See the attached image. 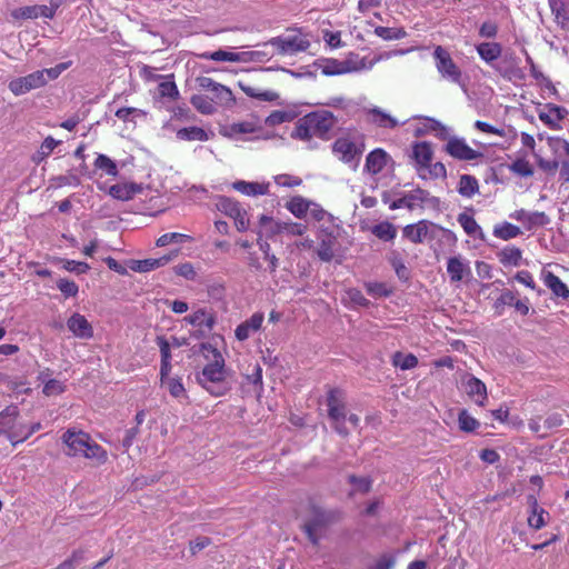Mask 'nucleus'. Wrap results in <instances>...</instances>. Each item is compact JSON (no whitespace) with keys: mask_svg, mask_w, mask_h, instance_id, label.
Instances as JSON below:
<instances>
[{"mask_svg":"<svg viewBox=\"0 0 569 569\" xmlns=\"http://www.w3.org/2000/svg\"><path fill=\"white\" fill-rule=\"evenodd\" d=\"M227 375L224 358L221 353H217L216 359L210 360L202 371L196 375V380L210 395L221 397L231 389Z\"/></svg>","mask_w":569,"mask_h":569,"instance_id":"f257e3e1","label":"nucleus"},{"mask_svg":"<svg viewBox=\"0 0 569 569\" xmlns=\"http://www.w3.org/2000/svg\"><path fill=\"white\" fill-rule=\"evenodd\" d=\"M340 513L336 510H327L313 502L309 505V517L301 526L308 540L318 546L320 541L319 531L326 529L329 525L339 520Z\"/></svg>","mask_w":569,"mask_h":569,"instance_id":"f03ea898","label":"nucleus"},{"mask_svg":"<svg viewBox=\"0 0 569 569\" xmlns=\"http://www.w3.org/2000/svg\"><path fill=\"white\" fill-rule=\"evenodd\" d=\"M306 121L310 123L315 137L328 139L337 119L331 111L320 109L306 114Z\"/></svg>","mask_w":569,"mask_h":569,"instance_id":"7ed1b4c3","label":"nucleus"},{"mask_svg":"<svg viewBox=\"0 0 569 569\" xmlns=\"http://www.w3.org/2000/svg\"><path fill=\"white\" fill-rule=\"evenodd\" d=\"M433 57L436 59V67L438 72L446 79L450 81L461 84L462 73L459 67L452 60L450 53L438 46L435 49Z\"/></svg>","mask_w":569,"mask_h":569,"instance_id":"20e7f679","label":"nucleus"},{"mask_svg":"<svg viewBox=\"0 0 569 569\" xmlns=\"http://www.w3.org/2000/svg\"><path fill=\"white\" fill-rule=\"evenodd\" d=\"M430 228L439 229L443 232L450 233L449 230L431 222L428 220H420L417 223L407 224L402 229L403 238L408 239L412 243H421L426 238L435 239L436 234L430 230Z\"/></svg>","mask_w":569,"mask_h":569,"instance_id":"39448f33","label":"nucleus"},{"mask_svg":"<svg viewBox=\"0 0 569 569\" xmlns=\"http://www.w3.org/2000/svg\"><path fill=\"white\" fill-rule=\"evenodd\" d=\"M47 84V78H42V72L34 71L24 77H19L9 82V89L14 96L24 94L33 89H39Z\"/></svg>","mask_w":569,"mask_h":569,"instance_id":"423d86ee","label":"nucleus"},{"mask_svg":"<svg viewBox=\"0 0 569 569\" xmlns=\"http://www.w3.org/2000/svg\"><path fill=\"white\" fill-rule=\"evenodd\" d=\"M268 43L277 48L281 54L306 51L310 47L309 40L299 36H279L271 38Z\"/></svg>","mask_w":569,"mask_h":569,"instance_id":"0eeeda50","label":"nucleus"},{"mask_svg":"<svg viewBox=\"0 0 569 569\" xmlns=\"http://www.w3.org/2000/svg\"><path fill=\"white\" fill-rule=\"evenodd\" d=\"M445 150L452 158L458 160H475L482 157V153L469 147L463 139L451 138L445 146Z\"/></svg>","mask_w":569,"mask_h":569,"instance_id":"6e6552de","label":"nucleus"},{"mask_svg":"<svg viewBox=\"0 0 569 569\" xmlns=\"http://www.w3.org/2000/svg\"><path fill=\"white\" fill-rule=\"evenodd\" d=\"M60 7L59 0H50V6H28L20 8L14 17L22 19H36L38 17H44L52 19L56 14L57 9Z\"/></svg>","mask_w":569,"mask_h":569,"instance_id":"1a4fd4ad","label":"nucleus"},{"mask_svg":"<svg viewBox=\"0 0 569 569\" xmlns=\"http://www.w3.org/2000/svg\"><path fill=\"white\" fill-rule=\"evenodd\" d=\"M88 440H90V436L88 433L83 431L76 432L71 429H68L62 436V441L68 448L66 453L72 457L83 455V449Z\"/></svg>","mask_w":569,"mask_h":569,"instance_id":"9d476101","label":"nucleus"},{"mask_svg":"<svg viewBox=\"0 0 569 569\" xmlns=\"http://www.w3.org/2000/svg\"><path fill=\"white\" fill-rule=\"evenodd\" d=\"M510 217L521 222L527 230L536 227H545L550 223V218L540 211L528 212L525 209L516 210Z\"/></svg>","mask_w":569,"mask_h":569,"instance_id":"9b49d317","label":"nucleus"},{"mask_svg":"<svg viewBox=\"0 0 569 569\" xmlns=\"http://www.w3.org/2000/svg\"><path fill=\"white\" fill-rule=\"evenodd\" d=\"M178 250L171 252L170 254H164L160 258H149L143 260H131L130 269L136 272H148L154 270L157 268L166 266L169 261H171L174 257L178 256Z\"/></svg>","mask_w":569,"mask_h":569,"instance_id":"f8f14e48","label":"nucleus"},{"mask_svg":"<svg viewBox=\"0 0 569 569\" xmlns=\"http://www.w3.org/2000/svg\"><path fill=\"white\" fill-rule=\"evenodd\" d=\"M332 151L346 163L351 162L357 156L362 153V150L357 148L356 143L348 138H338L332 144Z\"/></svg>","mask_w":569,"mask_h":569,"instance_id":"ddd939ff","label":"nucleus"},{"mask_svg":"<svg viewBox=\"0 0 569 569\" xmlns=\"http://www.w3.org/2000/svg\"><path fill=\"white\" fill-rule=\"evenodd\" d=\"M68 329L80 339L93 337V328L84 316L74 312L67 321Z\"/></svg>","mask_w":569,"mask_h":569,"instance_id":"4468645a","label":"nucleus"},{"mask_svg":"<svg viewBox=\"0 0 569 569\" xmlns=\"http://www.w3.org/2000/svg\"><path fill=\"white\" fill-rule=\"evenodd\" d=\"M427 199H428V191L425 189H421V188H417V189L412 190L411 192L406 193L403 197H401L397 200H393L390 203V209L396 210L401 207H406L409 210H413L415 201H420L421 203H423L425 201H427Z\"/></svg>","mask_w":569,"mask_h":569,"instance_id":"2eb2a0df","label":"nucleus"},{"mask_svg":"<svg viewBox=\"0 0 569 569\" xmlns=\"http://www.w3.org/2000/svg\"><path fill=\"white\" fill-rule=\"evenodd\" d=\"M388 159L389 154L383 149L377 148L367 156L365 169L371 174H377L387 166Z\"/></svg>","mask_w":569,"mask_h":569,"instance_id":"dca6fc26","label":"nucleus"},{"mask_svg":"<svg viewBox=\"0 0 569 569\" xmlns=\"http://www.w3.org/2000/svg\"><path fill=\"white\" fill-rule=\"evenodd\" d=\"M466 392L476 401V403L483 406V402L487 399V387L480 379L468 375L466 381Z\"/></svg>","mask_w":569,"mask_h":569,"instance_id":"f3484780","label":"nucleus"},{"mask_svg":"<svg viewBox=\"0 0 569 569\" xmlns=\"http://www.w3.org/2000/svg\"><path fill=\"white\" fill-rule=\"evenodd\" d=\"M263 321V313L262 312H256L253 313L248 320L240 323L234 333L236 338L239 341H244L249 338L250 331H257L261 328Z\"/></svg>","mask_w":569,"mask_h":569,"instance_id":"a211bd4d","label":"nucleus"},{"mask_svg":"<svg viewBox=\"0 0 569 569\" xmlns=\"http://www.w3.org/2000/svg\"><path fill=\"white\" fill-rule=\"evenodd\" d=\"M476 49L480 58L492 67L495 66L493 62L502 53V47L498 42H482L479 43Z\"/></svg>","mask_w":569,"mask_h":569,"instance_id":"6ab92c4d","label":"nucleus"},{"mask_svg":"<svg viewBox=\"0 0 569 569\" xmlns=\"http://www.w3.org/2000/svg\"><path fill=\"white\" fill-rule=\"evenodd\" d=\"M527 502L531 508V515L528 517V525L529 527L538 530L545 526L543 515L546 511L538 505V500L533 495H528Z\"/></svg>","mask_w":569,"mask_h":569,"instance_id":"aec40b11","label":"nucleus"},{"mask_svg":"<svg viewBox=\"0 0 569 569\" xmlns=\"http://www.w3.org/2000/svg\"><path fill=\"white\" fill-rule=\"evenodd\" d=\"M543 282L556 297H560L562 299L569 298V288L558 276L548 271L543 274Z\"/></svg>","mask_w":569,"mask_h":569,"instance_id":"412c9836","label":"nucleus"},{"mask_svg":"<svg viewBox=\"0 0 569 569\" xmlns=\"http://www.w3.org/2000/svg\"><path fill=\"white\" fill-rule=\"evenodd\" d=\"M183 320L190 323L191 326H204L208 330H212V328L216 325L214 315L209 313L206 309H199L192 315L184 317Z\"/></svg>","mask_w":569,"mask_h":569,"instance_id":"4be33fe9","label":"nucleus"},{"mask_svg":"<svg viewBox=\"0 0 569 569\" xmlns=\"http://www.w3.org/2000/svg\"><path fill=\"white\" fill-rule=\"evenodd\" d=\"M328 417L332 421V426L335 430L342 437H347L349 435L348 428L345 426L346 421V411H345V405H341L340 407H333L331 409H328Z\"/></svg>","mask_w":569,"mask_h":569,"instance_id":"5701e85b","label":"nucleus"},{"mask_svg":"<svg viewBox=\"0 0 569 569\" xmlns=\"http://www.w3.org/2000/svg\"><path fill=\"white\" fill-rule=\"evenodd\" d=\"M232 188L247 196H258L268 193V184H262L258 182H247L243 180H238L232 183Z\"/></svg>","mask_w":569,"mask_h":569,"instance_id":"b1692460","label":"nucleus"},{"mask_svg":"<svg viewBox=\"0 0 569 569\" xmlns=\"http://www.w3.org/2000/svg\"><path fill=\"white\" fill-rule=\"evenodd\" d=\"M432 154L433 152L429 142H418L413 147V158L421 167L430 166Z\"/></svg>","mask_w":569,"mask_h":569,"instance_id":"393cba45","label":"nucleus"},{"mask_svg":"<svg viewBox=\"0 0 569 569\" xmlns=\"http://www.w3.org/2000/svg\"><path fill=\"white\" fill-rule=\"evenodd\" d=\"M458 192L466 198H471L479 192L478 180L470 174H462L458 184Z\"/></svg>","mask_w":569,"mask_h":569,"instance_id":"a878e982","label":"nucleus"},{"mask_svg":"<svg viewBox=\"0 0 569 569\" xmlns=\"http://www.w3.org/2000/svg\"><path fill=\"white\" fill-rule=\"evenodd\" d=\"M516 59L510 57L509 60L505 58L502 63L495 64L493 68L500 76L511 80L512 78H521V70L515 63Z\"/></svg>","mask_w":569,"mask_h":569,"instance_id":"bb28decb","label":"nucleus"},{"mask_svg":"<svg viewBox=\"0 0 569 569\" xmlns=\"http://www.w3.org/2000/svg\"><path fill=\"white\" fill-rule=\"evenodd\" d=\"M177 138L187 141H207L209 140L208 133L200 127H188L177 131Z\"/></svg>","mask_w":569,"mask_h":569,"instance_id":"cd10ccee","label":"nucleus"},{"mask_svg":"<svg viewBox=\"0 0 569 569\" xmlns=\"http://www.w3.org/2000/svg\"><path fill=\"white\" fill-rule=\"evenodd\" d=\"M239 88L250 98H254L261 101H276L279 98V94L273 91H260L249 84L239 81Z\"/></svg>","mask_w":569,"mask_h":569,"instance_id":"c85d7f7f","label":"nucleus"},{"mask_svg":"<svg viewBox=\"0 0 569 569\" xmlns=\"http://www.w3.org/2000/svg\"><path fill=\"white\" fill-rule=\"evenodd\" d=\"M371 232L382 241H391L397 236V229L395 224H392L389 221H382L380 223L375 224L371 228Z\"/></svg>","mask_w":569,"mask_h":569,"instance_id":"c756f323","label":"nucleus"},{"mask_svg":"<svg viewBox=\"0 0 569 569\" xmlns=\"http://www.w3.org/2000/svg\"><path fill=\"white\" fill-rule=\"evenodd\" d=\"M190 103L202 114H213L217 111L213 106V99L203 94H193L190 98Z\"/></svg>","mask_w":569,"mask_h":569,"instance_id":"7c9ffc66","label":"nucleus"},{"mask_svg":"<svg viewBox=\"0 0 569 569\" xmlns=\"http://www.w3.org/2000/svg\"><path fill=\"white\" fill-rule=\"evenodd\" d=\"M458 221L467 234L475 237L478 233V237L481 240H485V234L481 228L471 216L467 214L466 212H462L458 216Z\"/></svg>","mask_w":569,"mask_h":569,"instance_id":"2f4dec72","label":"nucleus"},{"mask_svg":"<svg viewBox=\"0 0 569 569\" xmlns=\"http://www.w3.org/2000/svg\"><path fill=\"white\" fill-rule=\"evenodd\" d=\"M335 243H336V237H333L332 234H327L326 238H323L320 241L319 248H318V251H317V254H318L320 260H322L325 262H330L333 259V257H335V252H333Z\"/></svg>","mask_w":569,"mask_h":569,"instance_id":"473e14b6","label":"nucleus"},{"mask_svg":"<svg viewBox=\"0 0 569 569\" xmlns=\"http://www.w3.org/2000/svg\"><path fill=\"white\" fill-rule=\"evenodd\" d=\"M498 257H499V261L503 266L511 264V266L517 267L520 264V261L522 258V252L517 247H506L498 253Z\"/></svg>","mask_w":569,"mask_h":569,"instance_id":"72a5a7b5","label":"nucleus"},{"mask_svg":"<svg viewBox=\"0 0 569 569\" xmlns=\"http://www.w3.org/2000/svg\"><path fill=\"white\" fill-rule=\"evenodd\" d=\"M211 92L212 97L210 99H213V103L220 106H231L236 101L232 91L221 83H219L218 87H214V90Z\"/></svg>","mask_w":569,"mask_h":569,"instance_id":"f704fd0d","label":"nucleus"},{"mask_svg":"<svg viewBox=\"0 0 569 569\" xmlns=\"http://www.w3.org/2000/svg\"><path fill=\"white\" fill-rule=\"evenodd\" d=\"M369 114L372 116V121L381 128L393 129L399 124L395 118L377 107L370 109Z\"/></svg>","mask_w":569,"mask_h":569,"instance_id":"c9c22d12","label":"nucleus"},{"mask_svg":"<svg viewBox=\"0 0 569 569\" xmlns=\"http://www.w3.org/2000/svg\"><path fill=\"white\" fill-rule=\"evenodd\" d=\"M311 202L302 198L301 196H296L291 198V200L287 203V209L297 218L301 219L307 214Z\"/></svg>","mask_w":569,"mask_h":569,"instance_id":"e433bc0d","label":"nucleus"},{"mask_svg":"<svg viewBox=\"0 0 569 569\" xmlns=\"http://www.w3.org/2000/svg\"><path fill=\"white\" fill-rule=\"evenodd\" d=\"M466 269V266L462 263L459 257H451L448 259L447 272L451 282L461 281Z\"/></svg>","mask_w":569,"mask_h":569,"instance_id":"4c0bfd02","label":"nucleus"},{"mask_svg":"<svg viewBox=\"0 0 569 569\" xmlns=\"http://www.w3.org/2000/svg\"><path fill=\"white\" fill-rule=\"evenodd\" d=\"M217 208L219 211L229 216L230 218L233 216H239V211L242 209L238 201L224 196L218 199Z\"/></svg>","mask_w":569,"mask_h":569,"instance_id":"58836bf2","label":"nucleus"},{"mask_svg":"<svg viewBox=\"0 0 569 569\" xmlns=\"http://www.w3.org/2000/svg\"><path fill=\"white\" fill-rule=\"evenodd\" d=\"M519 234H521L520 228L510 222H503L493 229V236L502 240H510Z\"/></svg>","mask_w":569,"mask_h":569,"instance_id":"ea45409f","label":"nucleus"},{"mask_svg":"<svg viewBox=\"0 0 569 569\" xmlns=\"http://www.w3.org/2000/svg\"><path fill=\"white\" fill-rule=\"evenodd\" d=\"M392 362L401 370H409L418 365V358L412 353L403 355L402 352L397 351L392 357Z\"/></svg>","mask_w":569,"mask_h":569,"instance_id":"a19ab883","label":"nucleus"},{"mask_svg":"<svg viewBox=\"0 0 569 569\" xmlns=\"http://www.w3.org/2000/svg\"><path fill=\"white\" fill-rule=\"evenodd\" d=\"M19 416V408L16 405H10L0 412V426L6 429H12L14 421Z\"/></svg>","mask_w":569,"mask_h":569,"instance_id":"79ce46f5","label":"nucleus"},{"mask_svg":"<svg viewBox=\"0 0 569 569\" xmlns=\"http://www.w3.org/2000/svg\"><path fill=\"white\" fill-rule=\"evenodd\" d=\"M389 261H390L392 268L395 269L397 277L401 281L407 282L410 279V271L406 267V264L403 263L401 258L399 257V253H397L395 251L391 252V257H390Z\"/></svg>","mask_w":569,"mask_h":569,"instance_id":"37998d69","label":"nucleus"},{"mask_svg":"<svg viewBox=\"0 0 569 569\" xmlns=\"http://www.w3.org/2000/svg\"><path fill=\"white\" fill-rule=\"evenodd\" d=\"M375 33L383 40H399L407 36L403 28L376 27Z\"/></svg>","mask_w":569,"mask_h":569,"instance_id":"c03bdc74","label":"nucleus"},{"mask_svg":"<svg viewBox=\"0 0 569 569\" xmlns=\"http://www.w3.org/2000/svg\"><path fill=\"white\" fill-rule=\"evenodd\" d=\"M549 144L553 149L559 162L562 161V159H569V142L561 138H550Z\"/></svg>","mask_w":569,"mask_h":569,"instance_id":"a18cd8bd","label":"nucleus"},{"mask_svg":"<svg viewBox=\"0 0 569 569\" xmlns=\"http://www.w3.org/2000/svg\"><path fill=\"white\" fill-rule=\"evenodd\" d=\"M458 422L459 428L465 432H472L480 426L479 421L471 417L465 409L459 412Z\"/></svg>","mask_w":569,"mask_h":569,"instance_id":"49530a36","label":"nucleus"},{"mask_svg":"<svg viewBox=\"0 0 569 569\" xmlns=\"http://www.w3.org/2000/svg\"><path fill=\"white\" fill-rule=\"evenodd\" d=\"M309 122L306 121V116L300 118L296 124L295 131L291 133L292 138H299L301 140H309L315 137Z\"/></svg>","mask_w":569,"mask_h":569,"instance_id":"de8ad7c7","label":"nucleus"},{"mask_svg":"<svg viewBox=\"0 0 569 569\" xmlns=\"http://www.w3.org/2000/svg\"><path fill=\"white\" fill-rule=\"evenodd\" d=\"M98 169L104 170L109 176L117 177L119 171L113 160L104 154H99L94 161Z\"/></svg>","mask_w":569,"mask_h":569,"instance_id":"09e8293b","label":"nucleus"},{"mask_svg":"<svg viewBox=\"0 0 569 569\" xmlns=\"http://www.w3.org/2000/svg\"><path fill=\"white\" fill-rule=\"evenodd\" d=\"M551 11L556 14L557 19L563 21L569 20V1L568 0H549Z\"/></svg>","mask_w":569,"mask_h":569,"instance_id":"8fccbe9b","label":"nucleus"},{"mask_svg":"<svg viewBox=\"0 0 569 569\" xmlns=\"http://www.w3.org/2000/svg\"><path fill=\"white\" fill-rule=\"evenodd\" d=\"M186 240H191V237L188 234L179 233V232H170L164 233L158 238L156 244L158 247H166L173 242H183Z\"/></svg>","mask_w":569,"mask_h":569,"instance_id":"3c124183","label":"nucleus"},{"mask_svg":"<svg viewBox=\"0 0 569 569\" xmlns=\"http://www.w3.org/2000/svg\"><path fill=\"white\" fill-rule=\"evenodd\" d=\"M57 288L66 298L76 297L79 292L78 284L74 281L64 278L57 281Z\"/></svg>","mask_w":569,"mask_h":569,"instance_id":"603ef678","label":"nucleus"},{"mask_svg":"<svg viewBox=\"0 0 569 569\" xmlns=\"http://www.w3.org/2000/svg\"><path fill=\"white\" fill-rule=\"evenodd\" d=\"M292 114L287 111L276 110L272 111L264 120V123L269 127L281 124L292 120Z\"/></svg>","mask_w":569,"mask_h":569,"instance_id":"864d4df0","label":"nucleus"},{"mask_svg":"<svg viewBox=\"0 0 569 569\" xmlns=\"http://www.w3.org/2000/svg\"><path fill=\"white\" fill-rule=\"evenodd\" d=\"M82 456L90 459L96 458L98 460H104L106 451L98 443L92 442L90 439L87 441Z\"/></svg>","mask_w":569,"mask_h":569,"instance_id":"5fc2aeb1","label":"nucleus"},{"mask_svg":"<svg viewBox=\"0 0 569 569\" xmlns=\"http://www.w3.org/2000/svg\"><path fill=\"white\" fill-rule=\"evenodd\" d=\"M322 73L325 76H338L347 73L348 68H341L340 61L336 59H327L323 61Z\"/></svg>","mask_w":569,"mask_h":569,"instance_id":"6e6d98bb","label":"nucleus"},{"mask_svg":"<svg viewBox=\"0 0 569 569\" xmlns=\"http://www.w3.org/2000/svg\"><path fill=\"white\" fill-rule=\"evenodd\" d=\"M563 423V413L562 412H552L550 413L543 422V429L546 430L540 435L541 438L547 436V431L558 428Z\"/></svg>","mask_w":569,"mask_h":569,"instance_id":"4d7b16f0","label":"nucleus"},{"mask_svg":"<svg viewBox=\"0 0 569 569\" xmlns=\"http://www.w3.org/2000/svg\"><path fill=\"white\" fill-rule=\"evenodd\" d=\"M510 170L521 177H531L533 169L530 163L523 159H518L510 164Z\"/></svg>","mask_w":569,"mask_h":569,"instance_id":"13d9d810","label":"nucleus"},{"mask_svg":"<svg viewBox=\"0 0 569 569\" xmlns=\"http://www.w3.org/2000/svg\"><path fill=\"white\" fill-rule=\"evenodd\" d=\"M163 385L167 386L169 393L173 398H180L182 396H186V389L180 378H170L166 380Z\"/></svg>","mask_w":569,"mask_h":569,"instance_id":"bf43d9fd","label":"nucleus"},{"mask_svg":"<svg viewBox=\"0 0 569 569\" xmlns=\"http://www.w3.org/2000/svg\"><path fill=\"white\" fill-rule=\"evenodd\" d=\"M158 92L161 97H168L176 100L179 97V90L173 81H163L158 86Z\"/></svg>","mask_w":569,"mask_h":569,"instance_id":"052dcab7","label":"nucleus"},{"mask_svg":"<svg viewBox=\"0 0 569 569\" xmlns=\"http://www.w3.org/2000/svg\"><path fill=\"white\" fill-rule=\"evenodd\" d=\"M64 390H66V386L61 381H59L57 379H49L48 381H46L42 392L46 396L50 397V396L60 395V393L64 392Z\"/></svg>","mask_w":569,"mask_h":569,"instance_id":"680f3d73","label":"nucleus"},{"mask_svg":"<svg viewBox=\"0 0 569 569\" xmlns=\"http://www.w3.org/2000/svg\"><path fill=\"white\" fill-rule=\"evenodd\" d=\"M203 58L211 59L214 61H239L240 54L234 52H229L224 50H218L210 54H203Z\"/></svg>","mask_w":569,"mask_h":569,"instance_id":"e2e57ef3","label":"nucleus"},{"mask_svg":"<svg viewBox=\"0 0 569 569\" xmlns=\"http://www.w3.org/2000/svg\"><path fill=\"white\" fill-rule=\"evenodd\" d=\"M349 482L356 488L357 491L367 493L371 490V480L366 477L349 476Z\"/></svg>","mask_w":569,"mask_h":569,"instance_id":"0e129e2a","label":"nucleus"},{"mask_svg":"<svg viewBox=\"0 0 569 569\" xmlns=\"http://www.w3.org/2000/svg\"><path fill=\"white\" fill-rule=\"evenodd\" d=\"M61 261L63 263V269L76 272L77 274L86 273L90 269V266L87 262L68 259H62Z\"/></svg>","mask_w":569,"mask_h":569,"instance_id":"69168bd1","label":"nucleus"},{"mask_svg":"<svg viewBox=\"0 0 569 569\" xmlns=\"http://www.w3.org/2000/svg\"><path fill=\"white\" fill-rule=\"evenodd\" d=\"M516 300V293L510 290H505L501 292L500 297L495 302V308L499 315H501V310L505 306H512Z\"/></svg>","mask_w":569,"mask_h":569,"instance_id":"338daca9","label":"nucleus"},{"mask_svg":"<svg viewBox=\"0 0 569 569\" xmlns=\"http://www.w3.org/2000/svg\"><path fill=\"white\" fill-rule=\"evenodd\" d=\"M109 194L121 201H128L131 200L130 193L128 192V188L126 183H117L109 188Z\"/></svg>","mask_w":569,"mask_h":569,"instance_id":"774afa93","label":"nucleus"}]
</instances>
